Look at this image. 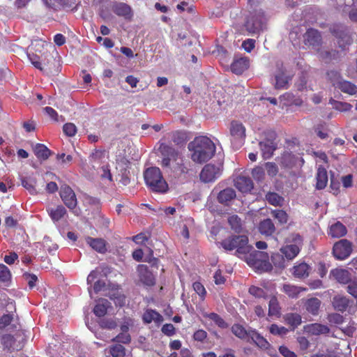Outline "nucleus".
Here are the masks:
<instances>
[{
  "instance_id": "obj_23",
  "label": "nucleus",
  "mask_w": 357,
  "mask_h": 357,
  "mask_svg": "<svg viewBox=\"0 0 357 357\" xmlns=\"http://www.w3.org/2000/svg\"><path fill=\"white\" fill-rule=\"evenodd\" d=\"M249 66V60L247 58L241 57L235 59L231 65V70L235 74L243 73Z\"/></svg>"
},
{
  "instance_id": "obj_53",
  "label": "nucleus",
  "mask_w": 357,
  "mask_h": 357,
  "mask_svg": "<svg viewBox=\"0 0 357 357\" xmlns=\"http://www.w3.org/2000/svg\"><path fill=\"white\" fill-rule=\"evenodd\" d=\"M44 3L50 8H56L59 5L64 6L69 3V0H43Z\"/></svg>"
},
{
  "instance_id": "obj_35",
  "label": "nucleus",
  "mask_w": 357,
  "mask_h": 357,
  "mask_svg": "<svg viewBox=\"0 0 357 357\" xmlns=\"http://www.w3.org/2000/svg\"><path fill=\"white\" fill-rule=\"evenodd\" d=\"M33 151L36 157L42 160H47L50 155V151L42 144H36L33 147Z\"/></svg>"
},
{
  "instance_id": "obj_50",
  "label": "nucleus",
  "mask_w": 357,
  "mask_h": 357,
  "mask_svg": "<svg viewBox=\"0 0 357 357\" xmlns=\"http://www.w3.org/2000/svg\"><path fill=\"white\" fill-rule=\"evenodd\" d=\"M11 274L8 268L4 264H0V281L7 282L10 279Z\"/></svg>"
},
{
  "instance_id": "obj_21",
  "label": "nucleus",
  "mask_w": 357,
  "mask_h": 357,
  "mask_svg": "<svg viewBox=\"0 0 357 357\" xmlns=\"http://www.w3.org/2000/svg\"><path fill=\"white\" fill-rule=\"evenodd\" d=\"M303 37L305 44L307 45L317 47L321 42V36L315 29H309Z\"/></svg>"
},
{
  "instance_id": "obj_24",
  "label": "nucleus",
  "mask_w": 357,
  "mask_h": 357,
  "mask_svg": "<svg viewBox=\"0 0 357 357\" xmlns=\"http://www.w3.org/2000/svg\"><path fill=\"white\" fill-rule=\"evenodd\" d=\"M331 276L338 282L347 284L350 281V275L348 271L342 268H335L331 271Z\"/></svg>"
},
{
  "instance_id": "obj_29",
  "label": "nucleus",
  "mask_w": 357,
  "mask_h": 357,
  "mask_svg": "<svg viewBox=\"0 0 357 357\" xmlns=\"http://www.w3.org/2000/svg\"><path fill=\"white\" fill-rule=\"evenodd\" d=\"M236 197V192L231 188H226L220 191L218 195L219 202L228 204L229 202Z\"/></svg>"
},
{
  "instance_id": "obj_20",
  "label": "nucleus",
  "mask_w": 357,
  "mask_h": 357,
  "mask_svg": "<svg viewBox=\"0 0 357 357\" xmlns=\"http://www.w3.org/2000/svg\"><path fill=\"white\" fill-rule=\"evenodd\" d=\"M86 243L94 250L99 253H105L107 251L106 241L102 238H86Z\"/></svg>"
},
{
  "instance_id": "obj_45",
  "label": "nucleus",
  "mask_w": 357,
  "mask_h": 357,
  "mask_svg": "<svg viewBox=\"0 0 357 357\" xmlns=\"http://www.w3.org/2000/svg\"><path fill=\"white\" fill-rule=\"evenodd\" d=\"M271 215L273 218L277 219L280 224H285L288 221V215L283 210H273L271 211Z\"/></svg>"
},
{
  "instance_id": "obj_18",
  "label": "nucleus",
  "mask_w": 357,
  "mask_h": 357,
  "mask_svg": "<svg viewBox=\"0 0 357 357\" xmlns=\"http://www.w3.org/2000/svg\"><path fill=\"white\" fill-rule=\"evenodd\" d=\"M304 332L311 335H319L328 333L329 328L326 325L314 323L305 326Z\"/></svg>"
},
{
  "instance_id": "obj_12",
  "label": "nucleus",
  "mask_w": 357,
  "mask_h": 357,
  "mask_svg": "<svg viewBox=\"0 0 357 357\" xmlns=\"http://www.w3.org/2000/svg\"><path fill=\"white\" fill-rule=\"evenodd\" d=\"M60 197L64 204L73 212L78 215V212L75 210L77 201L76 195L71 188L66 185H61L60 189Z\"/></svg>"
},
{
  "instance_id": "obj_43",
  "label": "nucleus",
  "mask_w": 357,
  "mask_h": 357,
  "mask_svg": "<svg viewBox=\"0 0 357 357\" xmlns=\"http://www.w3.org/2000/svg\"><path fill=\"white\" fill-rule=\"evenodd\" d=\"M268 202L274 206H280L283 202V198L275 192H268L266 195Z\"/></svg>"
},
{
  "instance_id": "obj_11",
  "label": "nucleus",
  "mask_w": 357,
  "mask_h": 357,
  "mask_svg": "<svg viewBox=\"0 0 357 357\" xmlns=\"http://www.w3.org/2000/svg\"><path fill=\"white\" fill-rule=\"evenodd\" d=\"M353 252V243L347 239H341L336 242L333 248L334 257L339 260L348 258Z\"/></svg>"
},
{
  "instance_id": "obj_3",
  "label": "nucleus",
  "mask_w": 357,
  "mask_h": 357,
  "mask_svg": "<svg viewBox=\"0 0 357 357\" xmlns=\"http://www.w3.org/2000/svg\"><path fill=\"white\" fill-rule=\"evenodd\" d=\"M248 238L246 236H233L223 240L220 244L222 247L228 251L236 250V253L240 257L247 255L251 250L248 244Z\"/></svg>"
},
{
  "instance_id": "obj_31",
  "label": "nucleus",
  "mask_w": 357,
  "mask_h": 357,
  "mask_svg": "<svg viewBox=\"0 0 357 357\" xmlns=\"http://www.w3.org/2000/svg\"><path fill=\"white\" fill-rule=\"evenodd\" d=\"M310 268L306 263H300L293 268V275L298 278H306L309 275Z\"/></svg>"
},
{
  "instance_id": "obj_60",
  "label": "nucleus",
  "mask_w": 357,
  "mask_h": 357,
  "mask_svg": "<svg viewBox=\"0 0 357 357\" xmlns=\"http://www.w3.org/2000/svg\"><path fill=\"white\" fill-rule=\"evenodd\" d=\"M207 337V333L202 329L197 330L193 335V338L196 341L203 342Z\"/></svg>"
},
{
  "instance_id": "obj_32",
  "label": "nucleus",
  "mask_w": 357,
  "mask_h": 357,
  "mask_svg": "<svg viewBox=\"0 0 357 357\" xmlns=\"http://www.w3.org/2000/svg\"><path fill=\"white\" fill-rule=\"evenodd\" d=\"M143 320L145 323L149 324L152 321L155 324H160L162 321V317L156 311L147 310L143 314Z\"/></svg>"
},
{
  "instance_id": "obj_42",
  "label": "nucleus",
  "mask_w": 357,
  "mask_h": 357,
  "mask_svg": "<svg viewBox=\"0 0 357 357\" xmlns=\"http://www.w3.org/2000/svg\"><path fill=\"white\" fill-rule=\"evenodd\" d=\"M330 103L333 107L340 112H348L352 108V105L345 102L337 101L331 99Z\"/></svg>"
},
{
  "instance_id": "obj_34",
  "label": "nucleus",
  "mask_w": 357,
  "mask_h": 357,
  "mask_svg": "<svg viewBox=\"0 0 357 357\" xmlns=\"http://www.w3.org/2000/svg\"><path fill=\"white\" fill-rule=\"evenodd\" d=\"M110 307V303L104 298L100 299L93 308L94 314L98 317L104 316Z\"/></svg>"
},
{
  "instance_id": "obj_25",
  "label": "nucleus",
  "mask_w": 357,
  "mask_h": 357,
  "mask_svg": "<svg viewBox=\"0 0 357 357\" xmlns=\"http://www.w3.org/2000/svg\"><path fill=\"white\" fill-rule=\"evenodd\" d=\"M346 227L340 222L331 225L328 234L333 238H340L347 234Z\"/></svg>"
},
{
  "instance_id": "obj_41",
  "label": "nucleus",
  "mask_w": 357,
  "mask_h": 357,
  "mask_svg": "<svg viewBox=\"0 0 357 357\" xmlns=\"http://www.w3.org/2000/svg\"><path fill=\"white\" fill-rule=\"evenodd\" d=\"M284 320L288 324L293 327V329L301 324V317L296 313L287 314L284 316Z\"/></svg>"
},
{
  "instance_id": "obj_49",
  "label": "nucleus",
  "mask_w": 357,
  "mask_h": 357,
  "mask_svg": "<svg viewBox=\"0 0 357 357\" xmlns=\"http://www.w3.org/2000/svg\"><path fill=\"white\" fill-rule=\"evenodd\" d=\"M269 331L271 333L280 336L285 335L289 331L288 329L284 326H279L277 324H272L269 328Z\"/></svg>"
},
{
  "instance_id": "obj_48",
  "label": "nucleus",
  "mask_w": 357,
  "mask_h": 357,
  "mask_svg": "<svg viewBox=\"0 0 357 357\" xmlns=\"http://www.w3.org/2000/svg\"><path fill=\"white\" fill-rule=\"evenodd\" d=\"M110 354L113 357H124L125 348L121 344H115L111 347Z\"/></svg>"
},
{
  "instance_id": "obj_5",
  "label": "nucleus",
  "mask_w": 357,
  "mask_h": 357,
  "mask_svg": "<svg viewBox=\"0 0 357 357\" xmlns=\"http://www.w3.org/2000/svg\"><path fill=\"white\" fill-rule=\"evenodd\" d=\"M159 149L162 157V167L165 168L167 172L173 173L177 166V161L182 158L173 147L168 145L162 144Z\"/></svg>"
},
{
  "instance_id": "obj_7",
  "label": "nucleus",
  "mask_w": 357,
  "mask_h": 357,
  "mask_svg": "<svg viewBox=\"0 0 357 357\" xmlns=\"http://www.w3.org/2000/svg\"><path fill=\"white\" fill-rule=\"evenodd\" d=\"M274 79L273 84L275 89H287L292 75L287 72L282 61L275 63V70L273 72Z\"/></svg>"
},
{
  "instance_id": "obj_52",
  "label": "nucleus",
  "mask_w": 357,
  "mask_h": 357,
  "mask_svg": "<svg viewBox=\"0 0 357 357\" xmlns=\"http://www.w3.org/2000/svg\"><path fill=\"white\" fill-rule=\"evenodd\" d=\"M27 56H28V58H29V61H31V64L35 68L39 69L41 71L43 70V65H42L41 62L40 61V58L38 55L34 54H28Z\"/></svg>"
},
{
  "instance_id": "obj_8",
  "label": "nucleus",
  "mask_w": 357,
  "mask_h": 357,
  "mask_svg": "<svg viewBox=\"0 0 357 357\" xmlns=\"http://www.w3.org/2000/svg\"><path fill=\"white\" fill-rule=\"evenodd\" d=\"M328 77L333 83V85L343 93L354 95L357 92L356 86L350 82L342 79L337 72L330 71L328 73Z\"/></svg>"
},
{
  "instance_id": "obj_63",
  "label": "nucleus",
  "mask_w": 357,
  "mask_h": 357,
  "mask_svg": "<svg viewBox=\"0 0 357 357\" xmlns=\"http://www.w3.org/2000/svg\"><path fill=\"white\" fill-rule=\"evenodd\" d=\"M162 332L168 336H172L175 333V328L172 324H166L162 326Z\"/></svg>"
},
{
  "instance_id": "obj_19",
  "label": "nucleus",
  "mask_w": 357,
  "mask_h": 357,
  "mask_svg": "<svg viewBox=\"0 0 357 357\" xmlns=\"http://www.w3.org/2000/svg\"><path fill=\"white\" fill-rule=\"evenodd\" d=\"M232 333L238 338L241 339L247 342H250L251 333L254 330H246L242 325L239 324H235L231 326Z\"/></svg>"
},
{
  "instance_id": "obj_37",
  "label": "nucleus",
  "mask_w": 357,
  "mask_h": 357,
  "mask_svg": "<svg viewBox=\"0 0 357 357\" xmlns=\"http://www.w3.org/2000/svg\"><path fill=\"white\" fill-rule=\"evenodd\" d=\"M1 343L5 349L8 350H20V345H16L13 337L10 335H4L1 337Z\"/></svg>"
},
{
  "instance_id": "obj_13",
  "label": "nucleus",
  "mask_w": 357,
  "mask_h": 357,
  "mask_svg": "<svg viewBox=\"0 0 357 357\" xmlns=\"http://www.w3.org/2000/svg\"><path fill=\"white\" fill-rule=\"evenodd\" d=\"M222 173L220 165H214L211 164L206 165L202 169L200 173V179L204 183H209L218 178Z\"/></svg>"
},
{
  "instance_id": "obj_64",
  "label": "nucleus",
  "mask_w": 357,
  "mask_h": 357,
  "mask_svg": "<svg viewBox=\"0 0 357 357\" xmlns=\"http://www.w3.org/2000/svg\"><path fill=\"white\" fill-rule=\"evenodd\" d=\"M348 292L353 296L357 295V279L351 281L347 287Z\"/></svg>"
},
{
  "instance_id": "obj_39",
  "label": "nucleus",
  "mask_w": 357,
  "mask_h": 357,
  "mask_svg": "<svg viewBox=\"0 0 357 357\" xmlns=\"http://www.w3.org/2000/svg\"><path fill=\"white\" fill-rule=\"evenodd\" d=\"M297 160L298 158L288 151L284 152L280 158V162L282 165L289 168L294 166L296 164Z\"/></svg>"
},
{
  "instance_id": "obj_10",
  "label": "nucleus",
  "mask_w": 357,
  "mask_h": 357,
  "mask_svg": "<svg viewBox=\"0 0 357 357\" xmlns=\"http://www.w3.org/2000/svg\"><path fill=\"white\" fill-rule=\"evenodd\" d=\"M231 142L234 147H241L245 138V128L243 125L237 121H232L230 125Z\"/></svg>"
},
{
  "instance_id": "obj_28",
  "label": "nucleus",
  "mask_w": 357,
  "mask_h": 357,
  "mask_svg": "<svg viewBox=\"0 0 357 357\" xmlns=\"http://www.w3.org/2000/svg\"><path fill=\"white\" fill-rule=\"evenodd\" d=\"M47 212L54 222H58L67 214L66 209L61 205H59L56 208H50L47 209Z\"/></svg>"
},
{
  "instance_id": "obj_54",
  "label": "nucleus",
  "mask_w": 357,
  "mask_h": 357,
  "mask_svg": "<svg viewBox=\"0 0 357 357\" xmlns=\"http://www.w3.org/2000/svg\"><path fill=\"white\" fill-rule=\"evenodd\" d=\"M249 293L256 298H263L266 296L264 290L256 286H252L249 289Z\"/></svg>"
},
{
  "instance_id": "obj_33",
  "label": "nucleus",
  "mask_w": 357,
  "mask_h": 357,
  "mask_svg": "<svg viewBox=\"0 0 357 357\" xmlns=\"http://www.w3.org/2000/svg\"><path fill=\"white\" fill-rule=\"evenodd\" d=\"M250 342H254L257 347L262 349H268L270 347L269 342L256 331L251 333Z\"/></svg>"
},
{
  "instance_id": "obj_26",
  "label": "nucleus",
  "mask_w": 357,
  "mask_h": 357,
  "mask_svg": "<svg viewBox=\"0 0 357 357\" xmlns=\"http://www.w3.org/2000/svg\"><path fill=\"white\" fill-rule=\"evenodd\" d=\"M112 10L119 16L129 18L131 16V8L124 3H115L112 6Z\"/></svg>"
},
{
  "instance_id": "obj_47",
  "label": "nucleus",
  "mask_w": 357,
  "mask_h": 357,
  "mask_svg": "<svg viewBox=\"0 0 357 357\" xmlns=\"http://www.w3.org/2000/svg\"><path fill=\"white\" fill-rule=\"evenodd\" d=\"M228 222L231 226V228L236 231L239 232L241 228V220L237 215H231L228 218Z\"/></svg>"
},
{
  "instance_id": "obj_17",
  "label": "nucleus",
  "mask_w": 357,
  "mask_h": 357,
  "mask_svg": "<svg viewBox=\"0 0 357 357\" xmlns=\"http://www.w3.org/2000/svg\"><path fill=\"white\" fill-rule=\"evenodd\" d=\"M236 188L243 193L249 192L253 188V183L250 178L240 175L234 181Z\"/></svg>"
},
{
  "instance_id": "obj_40",
  "label": "nucleus",
  "mask_w": 357,
  "mask_h": 357,
  "mask_svg": "<svg viewBox=\"0 0 357 357\" xmlns=\"http://www.w3.org/2000/svg\"><path fill=\"white\" fill-rule=\"evenodd\" d=\"M333 305L335 309L343 312L347 309L349 305V301L344 296H336L333 298Z\"/></svg>"
},
{
  "instance_id": "obj_61",
  "label": "nucleus",
  "mask_w": 357,
  "mask_h": 357,
  "mask_svg": "<svg viewBox=\"0 0 357 357\" xmlns=\"http://www.w3.org/2000/svg\"><path fill=\"white\" fill-rule=\"evenodd\" d=\"M114 341L121 343H128L130 340V335L128 333H121L118 335L114 339Z\"/></svg>"
},
{
  "instance_id": "obj_9",
  "label": "nucleus",
  "mask_w": 357,
  "mask_h": 357,
  "mask_svg": "<svg viewBox=\"0 0 357 357\" xmlns=\"http://www.w3.org/2000/svg\"><path fill=\"white\" fill-rule=\"evenodd\" d=\"M266 22V18L262 10L256 11L248 20L245 27L251 33H257L263 29Z\"/></svg>"
},
{
  "instance_id": "obj_27",
  "label": "nucleus",
  "mask_w": 357,
  "mask_h": 357,
  "mask_svg": "<svg viewBox=\"0 0 357 357\" xmlns=\"http://www.w3.org/2000/svg\"><path fill=\"white\" fill-rule=\"evenodd\" d=\"M316 178V188L319 190L324 189L328 183V174L326 169L321 166L319 167Z\"/></svg>"
},
{
  "instance_id": "obj_58",
  "label": "nucleus",
  "mask_w": 357,
  "mask_h": 357,
  "mask_svg": "<svg viewBox=\"0 0 357 357\" xmlns=\"http://www.w3.org/2000/svg\"><path fill=\"white\" fill-rule=\"evenodd\" d=\"M266 170L268 174L271 176H275L278 172L277 165L273 162H266L265 165Z\"/></svg>"
},
{
  "instance_id": "obj_15",
  "label": "nucleus",
  "mask_w": 357,
  "mask_h": 357,
  "mask_svg": "<svg viewBox=\"0 0 357 357\" xmlns=\"http://www.w3.org/2000/svg\"><path fill=\"white\" fill-rule=\"evenodd\" d=\"M130 162L126 158H121L117 160L116 170L118 171L119 176H120L119 181L124 185L130 183V172L129 169Z\"/></svg>"
},
{
  "instance_id": "obj_38",
  "label": "nucleus",
  "mask_w": 357,
  "mask_h": 357,
  "mask_svg": "<svg viewBox=\"0 0 357 357\" xmlns=\"http://www.w3.org/2000/svg\"><path fill=\"white\" fill-rule=\"evenodd\" d=\"M307 289L303 287L291 285L289 284L283 286V291L291 298H297L301 292L305 291Z\"/></svg>"
},
{
  "instance_id": "obj_6",
  "label": "nucleus",
  "mask_w": 357,
  "mask_h": 357,
  "mask_svg": "<svg viewBox=\"0 0 357 357\" xmlns=\"http://www.w3.org/2000/svg\"><path fill=\"white\" fill-rule=\"evenodd\" d=\"M286 243L280 251L288 260L293 259L301 250L303 245L302 237L298 234H291L287 238Z\"/></svg>"
},
{
  "instance_id": "obj_2",
  "label": "nucleus",
  "mask_w": 357,
  "mask_h": 357,
  "mask_svg": "<svg viewBox=\"0 0 357 357\" xmlns=\"http://www.w3.org/2000/svg\"><path fill=\"white\" fill-rule=\"evenodd\" d=\"M144 176L146 185L152 191L164 193L168 190V185L158 167L148 168Z\"/></svg>"
},
{
  "instance_id": "obj_30",
  "label": "nucleus",
  "mask_w": 357,
  "mask_h": 357,
  "mask_svg": "<svg viewBox=\"0 0 357 357\" xmlns=\"http://www.w3.org/2000/svg\"><path fill=\"white\" fill-rule=\"evenodd\" d=\"M259 229L261 234L271 236L275 232V227L272 220L268 218L260 222Z\"/></svg>"
},
{
  "instance_id": "obj_57",
  "label": "nucleus",
  "mask_w": 357,
  "mask_h": 357,
  "mask_svg": "<svg viewBox=\"0 0 357 357\" xmlns=\"http://www.w3.org/2000/svg\"><path fill=\"white\" fill-rule=\"evenodd\" d=\"M13 320V314H3L1 317H0V329L3 328L8 325H9Z\"/></svg>"
},
{
  "instance_id": "obj_59",
  "label": "nucleus",
  "mask_w": 357,
  "mask_h": 357,
  "mask_svg": "<svg viewBox=\"0 0 357 357\" xmlns=\"http://www.w3.org/2000/svg\"><path fill=\"white\" fill-rule=\"evenodd\" d=\"M252 175L255 180L260 181L264 178V171L262 167H257L252 169Z\"/></svg>"
},
{
  "instance_id": "obj_55",
  "label": "nucleus",
  "mask_w": 357,
  "mask_h": 357,
  "mask_svg": "<svg viewBox=\"0 0 357 357\" xmlns=\"http://www.w3.org/2000/svg\"><path fill=\"white\" fill-rule=\"evenodd\" d=\"M193 289L201 297L203 300L206 294V289L202 284L199 282H195L192 284Z\"/></svg>"
},
{
  "instance_id": "obj_46",
  "label": "nucleus",
  "mask_w": 357,
  "mask_h": 357,
  "mask_svg": "<svg viewBox=\"0 0 357 357\" xmlns=\"http://www.w3.org/2000/svg\"><path fill=\"white\" fill-rule=\"evenodd\" d=\"M268 306L269 316L278 315L279 314L280 307L276 298L273 297L271 298Z\"/></svg>"
},
{
  "instance_id": "obj_44",
  "label": "nucleus",
  "mask_w": 357,
  "mask_h": 357,
  "mask_svg": "<svg viewBox=\"0 0 357 357\" xmlns=\"http://www.w3.org/2000/svg\"><path fill=\"white\" fill-rule=\"evenodd\" d=\"M177 166L175 169V170L173 172V174H174V176H181L182 175H185L188 172V168L185 165L183 159L178 160L177 161Z\"/></svg>"
},
{
  "instance_id": "obj_4",
  "label": "nucleus",
  "mask_w": 357,
  "mask_h": 357,
  "mask_svg": "<svg viewBox=\"0 0 357 357\" xmlns=\"http://www.w3.org/2000/svg\"><path fill=\"white\" fill-rule=\"evenodd\" d=\"M247 263L261 271H268L271 270L272 265L269 261V256L264 251L252 250L243 256Z\"/></svg>"
},
{
  "instance_id": "obj_62",
  "label": "nucleus",
  "mask_w": 357,
  "mask_h": 357,
  "mask_svg": "<svg viewBox=\"0 0 357 357\" xmlns=\"http://www.w3.org/2000/svg\"><path fill=\"white\" fill-rule=\"evenodd\" d=\"M255 40L254 39H248L243 42L242 47L248 52H250L255 47Z\"/></svg>"
},
{
  "instance_id": "obj_36",
  "label": "nucleus",
  "mask_w": 357,
  "mask_h": 357,
  "mask_svg": "<svg viewBox=\"0 0 357 357\" xmlns=\"http://www.w3.org/2000/svg\"><path fill=\"white\" fill-rule=\"evenodd\" d=\"M22 186L26 189L30 194L36 195L38 192L36 190V180L31 176L24 177L21 179Z\"/></svg>"
},
{
  "instance_id": "obj_51",
  "label": "nucleus",
  "mask_w": 357,
  "mask_h": 357,
  "mask_svg": "<svg viewBox=\"0 0 357 357\" xmlns=\"http://www.w3.org/2000/svg\"><path fill=\"white\" fill-rule=\"evenodd\" d=\"M63 130L66 135L69 137H73L77 132V128L75 124L72 123H68L64 124L63 127Z\"/></svg>"
},
{
  "instance_id": "obj_56",
  "label": "nucleus",
  "mask_w": 357,
  "mask_h": 357,
  "mask_svg": "<svg viewBox=\"0 0 357 357\" xmlns=\"http://www.w3.org/2000/svg\"><path fill=\"white\" fill-rule=\"evenodd\" d=\"M272 261L277 267L284 268L286 266L285 260L282 255H280V254H275L272 255Z\"/></svg>"
},
{
  "instance_id": "obj_1",
  "label": "nucleus",
  "mask_w": 357,
  "mask_h": 357,
  "mask_svg": "<svg viewBox=\"0 0 357 357\" xmlns=\"http://www.w3.org/2000/svg\"><path fill=\"white\" fill-rule=\"evenodd\" d=\"M188 149L191 152L192 160L195 162L202 163L214 155L215 145L208 137L199 136L189 143Z\"/></svg>"
},
{
  "instance_id": "obj_14",
  "label": "nucleus",
  "mask_w": 357,
  "mask_h": 357,
  "mask_svg": "<svg viewBox=\"0 0 357 357\" xmlns=\"http://www.w3.org/2000/svg\"><path fill=\"white\" fill-rule=\"evenodd\" d=\"M275 133L272 132L270 137L259 143L261 155L264 159L270 158L275 151L277 144L275 142Z\"/></svg>"
},
{
  "instance_id": "obj_16",
  "label": "nucleus",
  "mask_w": 357,
  "mask_h": 357,
  "mask_svg": "<svg viewBox=\"0 0 357 357\" xmlns=\"http://www.w3.org/2000/svg\"><path fill=\"white\" fill-rule=\"evenodd\" d=\"M139 278L142 282L148 286L153 285L155 283V278L153 273L149 271L146 265L141 264L137 267Z\"/></svg>"
},
{
  "instance_id": "obj_22",
  "label": "nucleus",
  "mask_w": 357,
  "mask_h": 357,
  "mask_svg": "<svg viewBox=\"0 0 357 357\" xmlns=\"http://www.w3.org/2000/svg\"><path fill=\"white\" fill-rule=\"evenodd\" d=\"M321 304V301L317 298H310L304 301L305 310L313 316L318 315Z\"/></svg>"
}]
</instances>
